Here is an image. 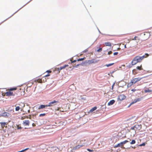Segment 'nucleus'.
Returning <instances> with one entry per match:
<instances>
[{
    "instance_id": "1",
    "label": "nucleus",
    "mask_w": 152,
    "mask_h": 152,
    "mask_svg": "<svg viewBox=\"0 0 152 152\" xmlns=\"http://www.w3.org/2000/svg\"><path fill=\"white\" fill-rule=\"evenodd\" d=\"M129 141L128 140H126L123 142H121L120 143L116 145H115L114 146V147L115 148H116L118 147H121V148H125L123 146L127 142H129Z\"/></svg>"
},
{
    "instance_id": "2",
    "label": "nucleus",
    "mask_w": 152,
    "mask_h": 152,
    "mask_svg": "<svg viewBox=\"0 0 152 152\" xmlns=\"http://www.w3.org/2000/svg\"><path fill=\"white\" fill-rule=\"evenodd\" d=\"M141 128V126L140 125H135V126L131 127V129L133 130V132L134 133V135L136 134V131L138 130H140Z\"/></svg>"
},
{
    "instance_id": "3",
    "label": "nucleus",
    "mask_w": 152,
    "mask_h": 152,
    "mask_svg": "<svg viewBox=\"0 0 152 152\" xmlns=\"http://www.w3.org/2000/svg\"><path fill=\"white\" fill-rule=\"evenodd\" d=\"M143 77H138L133 79L131 80V82L132 84H134L136 82L140 81Z\"/></svg>"
},
{
    "instance_id": "4",
    "label": "nucleus",
    "mask_w": 152,
    "mask_h": 152,
    "mask_svg": "<svg viewBox=\"0 0 152 152\" xmlns=\"http://www.w3.org/2000/svg\"><path fill=\"white\" fill-rule=\"evenodd\" d=\"M94 61L92 60H88L85 61L84 63L83 64V65H86V64H90L91 63H95Z\"/></svg>"
},
{
    "instance_id": "5",
    "label": "nucleus",
    "mask_w": 152,
    "mask_h": 152,
    "mask_svg": "<svg viewBox=\"0 0 152 152\" xmlns=\"http://www.w3.org/2000/svg\"><path fill=\"white\" fill-rule=\"evenodd\" d=\"M145 56H137L135 57V59H136L137 61H138L139 62L141 61L144 58Z\"/></svg>"
},
{
    "instance_id": "6",
    "label": "nucleus",
    "mask_w": 152,
    "mask_h": 152,
    "mask_svg": "<svg viewBox=\"0 0 152 152\" xmlns=\"http://www.w3.org/2000/svg\"><path fill=\"white\" fill-rule=\"evenodd\" d=\"M58 102L57 101H53V102H50L49 103V104L47 105V106H48V107L53 106V105H55Z\"/></svg>"
},
{
    "instance_id": "7",
    "label": "nucleus",
    "mask_w": 152,
    "mask_h": 152,
    "mask_svg": "<svg viewBox=\"0 0 152 152\" xmlns=\"http://www.w3.org/2000/svg\"><path fill=\"white\" fill-rule=\"evenodd\" d=\"M126 96L124 94L118 96V99L120 100H122L124 99Z\"/></svg>"
},
{
    "instance_id": "8",
    "label": "nucleus",
    "mask_w": 152,
    "mask_h": 152,
    "mask_svg": "<svg viewBox=\"0 0 152 152\" xmlns=\"http://www.w3.org/2000/svg\"><path fill=\"white\" fill-rule=\"evenodd\" d=\"M2 116L4 117H7L10 115V114L9 113L7 112H4L2 113L1 115Z\"/></svg>"
},
{
    "instance_id": "9",
    "label": "nucleus",
    "mask_w": 152,
    "mask_h": 152,
    "mask_svg": "<svg viewBox=\"0 0 152 152\" xmlns=\"http://www.w3.org/2000/svg\"><path fill=\"white\" fill-rule=\"evenodd\" d=\"M138 62H139L138 61L135 59V58H134L132 61V65H134L137 64Z\"/></svg>"
},
{
    "instance_id": "10",
    "label": "nucleus",
    "mask_w": 152,
    "mask_h": 152,
    "mask_svg": "<svg viewBox=\"0 0 152 152\" xmlns=\"http://www.w3.org/2000/svg\"><path fill=\"white\" fill-rule=\"evenodd\" d=\"M83 146V145H78L77 146L74 147L73 148V150H76L78 149L80 147H82Z\"/></svg>"
},
{
    "instance_id": "11",
    "label": "nucleus",
    "mask_w": 152,
    "mask_h": 152,
    "mask_svg": "<svg viewBox=\"0 0 152 152\" xmlns=\"http://www.w3.org/2000/svg\"><path fill=\"white\" fill-rule=\"evenodd\" d=\"M115 102V101L114 100H110L108 103V106H110L113 105Z\"/></svg>"
},
{
    "instance_id": "12",
    "label": "nucleus",
    "mask_w": 152,
    "mask_h": 152,
    "mask_svg": "<svg viewBox=\"0 0 152 152\" xmlns=\"http://www.w3.org/2000/svg\"><path fill=\"white\" fill-rule=\"evenodd\" d=\"M23 124L25 125H29V122L28 120H25L23 121Z\"/></svg>"
},
{
    "instance_id": "13",
    "label": "nucleus",
    "mask_w": 152,
    "mask_h": 152,
    "mask_svg": "<svg viewBox=\"0 0 152 152\" xmlns=\"http://www.w3.org/2000/svg\"><path fill=\"white\" fill-rule=\"evenodd\" d=\"M5 94L7 96H12L13 94V93L10 91H8Z\"/></svg>"
},
{
    "instance_id": "14",
    "label": "nucleus",
    "mask_w": 152,
    "mask_h": 152,
    "mask_svg": "<svg viewBox=\"0 0 152 152\" xmlns=\"http://www.w3.org/2000/svg\"><path fill=\"white\" fill-rule=\"evenodd\" d=\"M47 106V105H43V104L41 105L38 108V109H43V108H45V107H48V106Z\"/></svg>"
},
{
    "instance_id": "15",
    "label": "nucleus",
    "mask_w": 152,
    "mask_h": 152,
    "mask_svg": "<svg viewBox=\"0 0 152 152\" xmlns=\"http://www.w3.org/2000/svg\"><path fill=\"white\" fill-rule=\"evenodd\" d=\"M68 66V65H65L64 66L60 67L58 69L59 70H61V69H64L65 67Z\"/></svg>"
},
{
    "instance_id": "16",
    "label": "nucleus",
    "mask_w": 152,
    "mask_h": 152,
    "mask_svg": "<svg viewBox=\"0 0 152 152\" xmlns=\"http://www.w3.org/2000/svg\"><path fill=\"white\" fill-rule=\"evenodd\" d=\"M97 108V107H94L92 108L91 110H90V112H92L95 110Z\"/></svg>"
},
{
    "instance_id": "17",
    "label": "nucleus",
    "mask_w": 152,
    "mask_h": 152,
    "mask_svg": "<svg viewBox=\"0 0 152 152\" xmlns=\"http://www.w3.org/2000/svg\"><path fill=\"white\" fill-rule=\"evenodd\" d=\"M0 124L2 127H5V125L6 124L5 122H1Z\"/></svg>"
},
{
    "instance_id": "18",
    "label": "nucleus",
    "mask_w": 152,
    "mask_h": 152,
    "mask_svg": "<svg viewBox=\"0 0 152 152\" xmlns=\"http://www.w3.org/2000/svg\"><path fill=\"white\" fill-rule=\"evenodd\" d=\"M105 45L106 46H111V44L110 42H107L105 43Z\"/></svg>"
},
{
    "instance_id": "19",
    "label": "nucleus",
    "mask_w": 152,
    "mask_h": 152,
    "mask_svg": "<svg viewBox=\"0 0 152 152\" xmlns=\"http://www.w3.org/2000/svg\"><path fill=\"white\" fill-rule=\"evenodd\" d=\"M136 102V100H135L134 99V100L132 101L130 104V105H129V106L128 107H129L131 105H132V104L135 103Z\"/></svg>"
},
{
    "instance_id": "20",
    "label": "nucleus",
    "mask_w": 152,
    "mask_h": 152,
    "mask_svg": "<svg viewBox=\"0 0 152 152\" xmlns=\"http://www.w3.org/2000/svg\"><path fill=\"white\" fill-rule=\"evenodd\" d=\"M152 91L151 90H149L148 89H145V93H147V92H151Z\"/></svg>"
},
{
    "instance_id": "21",
    "label": "nucleus",
    "mask_w": 152,
    "mask_h": 152,
    "mask_svg": "<svg viewBox=\"0 0 152 152\" xmlns=\"http://www.w3.org/2000/svg\"><path fill=\"white\" fill-rule=\"evenodd\" d=\"M135 99V100L136 102H139V101H141L142 99V98H137L136 99Z\"/></svg>"
},
{
    "instance_id": "22",
    "label": "nucleus",
    "mask_w": 152,
    "mask_h": 152,
    "mask_svg": "<svg viewBox=\"0 0 152 152\" xmlns=\"http://www.w3.org/2000/svg\"><path fill=\"white\" fill-rule=\"evenodd\" d=\"M142 65H141L140 66H137V67H136V68L138 69H139V70H142Z\"/></svg>"
},
{
    "instance_id": "23",
    "label": "nucleus",
    "mask_w": 152,
    "mask_h": 152,
    "mask_svg": "<svg viewBox=\"0 0 152 152\" xmlns=\"http://www.w3.org/2000/svg\"><path fill=\"white\" fill-rule=\"evenodd\" d=\"M114 64V63H113L110 64H106V66L107 67H108L110 66L113 65Z\"/></svg>"
},
{
    "instance_id": "24",
    "label": "nucleus",
    "mask_w": 152,
    "mask_h": 152,
    "mask_svg": "<svg viewBox=\"0 0 152 152\" xmlns=\"http://www.w3.org/2000/svg\"><path fill=\"white\" fill-rule=\"evenodd\" d=\"M85 58H86L85 57L83 58H79L77 59V61H82L84 60Z\"/></svg>"
},
{
    "instance_id": "25",
    "label": "nucleus",
    "mask_w": 152,
    "mask_h": 152,
    "mask_svg": "<svg viewBox=\"0 0 152 152\" xmlns=\"http://www.w3.org/2000/svg\"><path fill=\"white\" fill-rule=\"evenodd\" d=\"M135 141L134 140H132V141L130 142V143L131 144H133L135 143Z\"/></svg>"
},
{
    "instance_id": "26",
    "label": "nucleus",
    "mask_w": 152,
    "mask_h": 152,
    "mask_svg": "<svg viewBox=\"0 0 152 152\" xmlns=\"http://www.w3.org/2000/svg\"><path fill=\"white\" fill-rule=\"evenodd\" d=\"M136 43L135 42H133L131 44V46L130 47H133L136 44Z\"/></svg>"
},
{
    "instance_id": "27",
    "label": "nucleus",
    "mask_w": 152,
    "mask_h": 152,
    "mask_svg": "<svg viewBox=\"0 0 152 152\" xmlns=\"http://www.w3.org/2000/svg\"><path fill=\"white\" fill-rule=\"evenodd\" d=\"M37 81L39 83H42V80L41 79H39L37 80Z\"/></svg>"
},
{
    "instance_id": "28",
    "label": "nucleus",
    "mask_w": 152,
    "mask_h": 152,
    "mask_svg": "<svg viewBox=\"0 0 152 152\" xmlns=\"http://www.w3.org/2000/svg\"><path fill=\"white\" fill-rule=\"evenodd\" d=\"M20 109V107L19 106H17L15 108V110L16 111H18Z\"/></svg>"
},
{
    "instance_id": "29",
    "label": "nucleus",
    "mask_w": 152,
    "mask_h": 152,
    "mask_svg": "<svg viewBox=\"0 0 152 152\" xmlns=\"http://www.w3.org/2000/svg\"><path fill=\"white\" fill-rule=\"evenodd\" d=\"M17 89L16 88H11L10 89V91H13V90H15Z\"/></svg>"
},
{
    "instance_id": "30",
    "label": "nucleus",
    "mask_w": 152,
    "mask_h": 152,
    "mask_svg": "<svg viewBox=\"0 0 152 152\" xmlns=\"http://www.w3.org/2000/svg\"><path fill=\"white\" fill-rule=\"evenodd\" d=\"M28 149V148H26L25 149H24V150H23L21 151H18V152H23L24 151H25L27 150V149Z\"/></svg>"
},
{
    "instance_id": "31",
    "label": "nucleus",
    "mask_w": 152,
    "mask_h": 152,
    "mask_svg": "<svg viewBox=\"0 0 152 152\" xmlns=\"http://www.w3.org/2000/svg\"><path fill=\"white\" fill-rule=\"evenodd\" d=\"M83 64H75V66H74V67H77V66H79L80 65H83Z\"/></svg>"
},
{
    "instance_id": "32",
    "label": "nucleus",
    "mask_w": 152,
    "mask_h": 152,
    "mask_svg": "<svg viewBox=\"0 0 152 152\" xmlns=\"http://www.w3.org/2000/svg\"><path fill=\"white\" fill-rule=\"evenodd\" d=\"M102 50V48H100L99 49L97 50V51L98 52H100Z\"/></svg>"
},
{
    "instance_id": "33",
    "label": "nucleus",
    "mask_w": 152,
    "mask_h": 152,
    "mask_svg": "<svg viewBox=\"0 0 152 152\" xmlns=\"http://www.w3.org/2000/svg\"><path fill=\"white\" fill-rule=\"evenodd\" d=\"M145 143H143L140 144L139 146H144L145 145Z\"/></svg>"
},
{
    "instance_id": "34",
    "label": "nucleus",
    "mask_w": 152,
    "mask_h": 152,
    "mask_svg": "<svg viewBox=\"0 0 152 152\" xmlns=\"http://www.w3.org/2000/svg\"><path fill=\"white\" fill-rule=\"evenodd\" d=\"M45 113L41 114H40L39 116L40 117L43 116L45 115Z\"/></svg>"
},
{
    "instance_id": "35",
    "label": "nucleus",
    "mask_w": 152,
    "mask_h": 152,
    "mask_svg": "<svg viewBox=\"0 0 152 152\" xmlns=\"http://www.w3.org/2000/svg\"><path fill=\"white\" fill-rule=\"evenodd\" d=\"M137 37L135 36L133 39H132V40H136V38H137Z\"/></svg>"
},
{
    "instance_id": "36",
    "label": "nucleus",
    "mask_w": 152,
    "mask_h": 152,
    "mask_svg": "<svg viewBox=\"0 0 152 152\" xmlns=\"http://www.w3.org/2000/svg\"><path fill=\"white\" fill-rule=\"evenodd\" d=\"M17 128L18 129H21V127L19 126H17Z\"/></svg>"
},
{
    "instance_id": "37",
    "label": "nucleus",
    "mask_w": 152,
    "mask_h": 152,
    "mask_svg": "<svg viewBox=\"0 0 152 152\" xmlns=\"http://www.w3.org/2000/svg\"><path fill=\"white\" fill-rule=\"evenodd\" d=\"M58 110H59V111H62V112H64V110H63L62 109H61V108H59Z\"/></svg>"
},
{
    "instance_id": "38",
    "label": "nucleus",
    "mask_w": 152,
    "mask_h": 152,
    "mask_svg": "<svg viewBox=\"0 0 152 152\" xmlns=\"http://www.w3.org/2000/svg\"><path fill=\"white\" fill-rule=\"evenodd\" d=\"M112 52L111 51H110L108 52V55H110V54H112Z\"/></svg>"
},
{
    "instance_id": "39",
    "label": "nucleus",
    "mask_w": 152,
    "mask_h": 152,
    "mask_svg": "<svg viewBox=\"0 0 152 152\" xmlns=\"http://www.w3.org/2000/svg\"><path fill=\"white\" fill-rule=\"evenodd\" d=\"M118 52H115V53H113V55H117L118 54Z\"/></svg>"
},
{
    "instance_id": "40",
    "label": "nucleus",
    "mask_w": 152,
    "mask_h": 152,
    "mask_svg": "<svg viewBox=\"0 0 152 152\" xmlns=\"http://www.w3.org/2000/svg\"><path fill=\"white\" fill-rule=\"evenodd\" d=\"M131 91H132L133 92H134L136 91V90L134 89H132Z\"/></svg>"
},
{
    "instance_id": "41",
    "label": "nucleus",
    "mask_w": 152,
    "mask_h": 152,
    "mask_svg": "<svg viewBox=\"0 0 152 152\" xmlns=\"http://www.w3.org/2000/svg\"><path fill=\"white\" fill-rule=\"evenodd\" d=\"M77 61L76 60H74L73 61H72L71 62L72 63H75V62H76V61Z\"/></svg>"
},
{
    "instance_id": "42",
    "label": "nucleus",
    "mask_w": 152,
    "mask_h": 152,
    "mask_svg": "<svg viewBox=\"0 0 152 152\" xmlns=\"http://www.w3.org/2000/svg\"><path fill=\"white\" fill-rule=\"evenodd\" d=\"M87 150H88V151H91H91H92V150H91V149H87Z\"/></svg>"
},
{
    "instance_id": "43",
    "label": "nucleus",
    "mask_w": 152,
    "mask_h": 152,
    "mask_svg": "<svg viewBox=\"0 0 152 152\" xmlns=\"http://www.w3.org/2000/svg\"><path fill=\"white\" fill-rule=\"evenodd\" d=\"M50 75L49 74H48L47 75H45V77H48V76H49Z\"/></svg>"
},
{
    "instance_id": "44",
    "label": "nucleus",
    "mask_w": 152,
    "mask_h": 152,
    "mask_svg": "<svg viewBox=\"0 0 152 152\" xmlns=\"http://www.w3.org/2000/svg\"><path fill=\"white\" fill-rule=\"evenodd\" d=\"M115 85V83H114L113 85L112 86V89H113V86H114V85Z\"/></svg>"
},
{
    "instance_id": "45",
    "label": "nucleus",
    "mask_w": 152,
    "mask_h": 152,
    "mask_svg": "<svg viewBox=\"0 0 152 152\" xmlns=\"http://www.w3.org/2000/svg\"><path fill=\"white\" fill-rule=\"evenodd\" d=\"M47 72H48V73H50L51 72V71H50V70H47V71H46Z\"/></svg>"
},
{
    "instance_id": "46",
    "label": "nucleus",
    "mask_w": 152,
    "mask_h": 152,
    "mask_svg": "<svg viewBox=\"0 0 152 152\" xmlns=\"http://www.w3.org/2000/svg\"><path fill=\"white\" fill-rule=\"evenodd\" d=\"M81 99H84V100L85 99V98L84 97H82Z\"/></svg>"
},
{
    "instance_id": "47",
    "label": "nucleus",
    "mask_w": 152,
    "mask_h": 152,
    "mask_svg": "<svg viewBox=\"0 0 152 152\" xmlns=\"http://www.w3.org/2000/svg\"><path fill=\"white\" fill-rule=\"evenodd\" d=\"M35 126V124L34 123L32 124V126Z\"/></svg>"
},
{
    "instance_id": "48",
    "label": "nucleus",
    "mask_w": 152,
    "mask_h": 152,
    "mask_svg": "<svg viewBox=\"0 0 152 152\" xmlns=\"http://www.w3.org/2000/svg\"><path fill=\"white\" fill-rule=\"evenodd\" d=\"M102 107H103V108H106V106H105V105H103L102 106Z\"/></svg>"
},
{
    "instance_id": "49",
    "label": "nucleus",
    "mask_w": 152,
    "mask_h": 152,
    "mask_svg": "<svg viewBox=\"0 0 152 152\" xmlns=\"http://www.w3.org/2000/svg\"><path fill=\"white\" fill-rule=\"evenodd\" d=\"M135 69H133V70H132V72H134L135 71Z\"/></svg>"
},
{
    "instance_id": "50",
    "label": "nucleus",
    "mask_w": 152,
    "mask_h": 152,
    "mask_svg": "<svg viewBox=\"0 0 152 152\" xmlns=\"http://www.w3.org/2000/svg\"><path fill=\"white\" fill-rule=\"evenodd\" d=\"M28 113H30V110H28Z\"/></svg>"
},
{
    "instance_id": "51",
    "label": "nucleus",
    "mask_w": 152,
    "mask_h": 152,
    "mask_svg": "<svg viewBox=\"0 0 152 152\" xmlns=\"http://www.w3.org/2000/svg\"><path fill=\"white\" fill-rule=\"evenodd\" d=\"M126 48V45H124V48Z\"/></svg>"
},
{
    "instance_id": "52",
    "label": "nucleus",
    "mask_w": 152,
    "mask_h": 152,
    "mask_svg": "<svg viewBox=\"0 0 152 152\" xmlns=\"http://www.w3.org/2000/svg\"><path fill=\"white\" fill-rule=\"evenodd\" d=\"M98 30L99 31V33H100V31H99V29H98Z\"/></svg>"
},
{
    "instance_id": "53",
    "label": "nucleus",
    "mask_w": 152,
    "mask_h": 152,
    "mask_svg": "<svg viewBox=\"0 0 152 152\" xmlns=\"http://www.w3.org/2000/svg\"><path fill=\"white\" fill-rule=\"evenodd\" d=\"M128 42V43H129V42Z\"/></svg>"
},
{
    "instance_id": "54",
    "label": "nucleus",
    "mask_w": 152,
    "mask_h": 152,
    "mask_svg": "<svg viewBox=\"0 0 152 152\" xmlns=\"http://www.w3.org/2000/svg\"><path fill=\"white\" fill-rule=\"evenodd\" d=\"M128 42V43H129V42Z\"/></svg>"
}]
</instances>
